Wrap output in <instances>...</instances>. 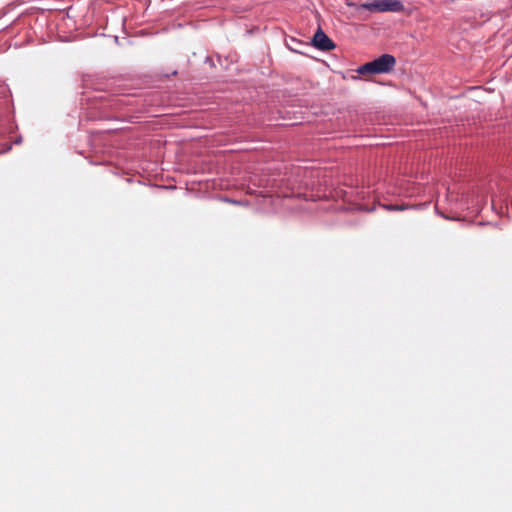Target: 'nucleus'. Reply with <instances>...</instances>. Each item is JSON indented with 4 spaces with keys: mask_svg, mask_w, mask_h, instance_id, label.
<instances>
[{
    "mask_svg": "<svg viewBox=\"0 0 512 512\" xmlns=\"http://www.w3.org/2000/svg\"><path fill=\"white\" fill-rule=\"evenodd\" d=\"M362 7L369 11H377V12H399L404 9L403 4L398 0H381L371 3H364Z\"/></svg>",
    "mask_w": 512,
    "mask_h": 512,
    "instance_id": "f03ea898",
    "label": "nucleus"
},
{
    "mask_svg": "<svg viewBox=\"0 0 512 512\" xmlns=\"http://www.w3.org/2000/svg\"><path fill=\"white\" fill-rule=\"evenodd\" d=\"M313 45L322 51H330L335 48L333 41L319 28L313 36Z\"/></svg>",
    "mask_w": 512,
    "mask_h": 512,
    "instance_id": "7ed1b4c3",
    "label": "nucleus"
},
{
    "mask_svg": "<svg viewBox=\"0 0 512 512\" xmlns=\"http://www.w3.org/2000/svg\"><path fill=\"white\" fill-rule=\"evenodd\" d=\"M382 207L388 211H402L406 209V206L392 204H383Z\"/></svg>",
    "mask_w": 512,
    "mask_h": 512,
    "instance_id": "20e7f679",
    "label": "nucleus"
},
{
    "mask_svg": "<svg viewBox=\"0 0 512 512\" xmlns=\"http://www.w3.org/2000/svg\"><path fill=\"white\" fill-rule=\"evenodd\" d=\"M396 59L393 55L383 54L373 61L367 62L357 69L361 75L389 73L393 70Z\"/></svg>",
    "mask_w": 512,
    "mask_h": 512,
    "instance_id": "f257e3e1",
    "label": "nucleus"
}]
</instances>
